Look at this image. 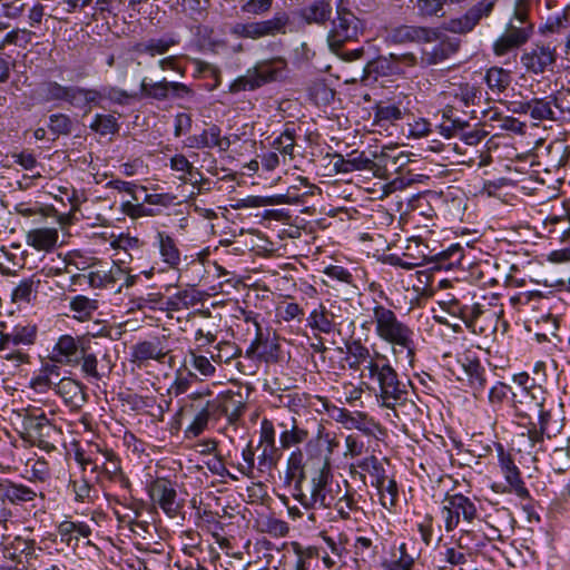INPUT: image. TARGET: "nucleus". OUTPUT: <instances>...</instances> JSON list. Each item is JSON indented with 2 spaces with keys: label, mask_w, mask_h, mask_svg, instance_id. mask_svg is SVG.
Segmentation results:
<instances>
[{
  "label": "nucleus",
  "mask_w": 570,
  "mask_h": 570,
  "mask_svg": "<svg viewBox=\"0 0 570 570\" xmlns=\"http://www.w3.org/2000/svg\"><path fill=\"white\" fill-rule=\"evenodd\" d=\"M347 354L353 358L351 367L358 368L361 364H365L362 375L365 376L366 372L370 379L379 383L380 396L384 406L393 409L403 403L406 386L397 380L396 372L384 355L376 353L372 356L368 348L360 342L348 344Z\"/></svg>",
  "instance_id": "nucleus-1"
},
{
  "label": "nucleus",
  "mask_w": 570,
  "mask_h": 570,
  "mask_svg": "<svg viewBox=\"0 0 570 570\" xmlns=\"http://www.w3.org/2000/svg\"><path fill=\"white\" fill-rule=\"evenodd\" d=\"M515 48H519V46L504 33H502L493 43V52L498 57L504 56Z\"/></svg>",
  "instance_id": "nucleus-64"
},
{
  "label": "nucleus",
  "mask_w": 570,
  "mask_h": 570,
  "mask_svg": "<svg viewBox=\"0 0 570 570\" xmlns=\"http://www.w3.org/2000/svg\"><path fill=\"white\" fill-rule=\"evenodd\" d=\"M272 0H247L242 9L249 14H264L272 8Z\"/></svg>",
  "instance_id": "nucleus-60"
},
{
  "label": "nucleus",
  "mask_w": 570,
  "mask_h": 570,
  "mask_svg": "<svg viewBox=\"0 0 570 570\" xmlns=\"http://www.w3.org/2000/svg\"><path fill=\"white\" fill-rule=\"evenodd\" d=\"M523 110L535 120L553 119V110L550 101L533 99L523 105Z\"/></svg>",
  "instance_id": "nucleus-38"
},
{
  "label": "nucleus",
  "mask_w": 570,
  "mask_h": 570,
  "mask_svg": "<svg viewBox=\"0 0 570 570\" xmlns=\"http://www.w3.org/2000/svg\"><path fill=\"white\" fill-rule=\"evenodd\" d=\"M380 493L381 504L391 510L397 501V488L394 480L385 476L379 482H372Z\"/></svg>",
  "instance_id": "nucleus-34"
},
{
  "label": "nucleus",
  "mask_w": 570,
  "mask_h": 570,
  "mask_svg": "<svg viewBox=\"0 0 570 570\" xmlns=\"http://www.w3.org/2000/svg\"><path fill=\"white\" fill-rule=\"evenodd\" d=\"M288 17L285 13L276 14L274 18L265 21H255L247 23H236L232 28V33L238 38L259 39L268 36L285 33Z\"/></svg>",
  "instance_id": "nucleus-9"
},
{
  "label": "nucleus",
  "mask_w": 570,
  "mask_h": 570,
  "mask_svg": "<svg viewBox=\"0 0 570 570\" xmlns=\"http://www.w3.org/2000/svg\"><path fill=\"white\" fill-rule=\"evenodd\" d=\"M102 100L100 90L72 87L69 102L78 108H86L87 112L92 106H99Z\"/></svg>",
  "instance_id": "nucleus-32"
},
{
  "label": "nucleus",
  "mask_w": 570,
  "mask_h": 570,
  "mask_svg": "<svg viewBox=\"0 0 570 570\" xmlns=\"http://www.w3.org/2000/svg\"><path fill=\"white\" fill-rule=\"evenodd\" d=\"M170 94L177 98H181L189 94V89L184 83L167 81L166 79L156 82L147 81L146 78L141 80L140 95L142 97L164 100L168 98Z\"/></svg>",
  "instance_id": "nucleus-18"
},
{
  "label": "nucleus",
  "mask_w": 570,
  "mask_h": 570,
  "mask_svg": "<svg viewBox=\"0 0 570 570\" xmlns=\"http://www.w3.org/2000/svg\"><path fill=\"white\" fill-rule=\"evenodd\" d=\"M458 363L470 385L475 391H482L485 385V377L484 368L481 366V364L475 360L469 358L468 356H465L463 360H460Z\"/></svg>",
  "instance_id": "nucleus-29"
},
{
  "label": "nucleus",
  "mask_w": 570,
  "mask_h": 570,
  "mask_svg": "<svg viewBox=\"0 0 570 570\" xmlns=\"http://www.w3.org/2000/svg\"><path fill=\"white\" fill-rule=\"evenodd\" d=\"M385 41L394 45L407 42L430 43L438 39L436 28L397 26L385 31Z\"/></svg>",
  "instance_id": "nucleus-14"
},
{
  "label": "nucleus",
  "mask_w": 570,
  "mask_h": 570,
  "mask_svg": "<svg viewBox=\"0 0 570 570\" xmlns=\"http://www.w3.org/2000/svg\"><path fill=\"white\" fill-rule=\"evenodd\" d=\"M55 391L71 411L80 410L87 402L85 386L75 379L61 377L55 384Z\"/></svg>",
  "instance_id": "nucleus-19"
},
{
  "label": "nucleus",
  "mask_w": 570,
  "mask_h": 570,
  "mask_svg": "<svg viewBox=\"0 0 570 570\" xmlns=\"http://www.w3.org/2000/svg\"><path fill=\"white\" fill-rule=\"evenodd\" d=\"M331 469L326 460H321L312 475L306 489L296 485L295 499L306 509L323 508L330 509L333 497L341 488L340 483L331 481Z\"/></svg>",
  "instance_id": "nucleus-4"
},
{
  "label": "nucleus",
  "mask_w": 570,
  "mask_h": 570,
  "mask_svg": "<svg viewBox=\"0 0 570 570\" xmlns=\"http://www.w3.org/2000/svg\"><path fill=\"white\" fill-rule=\"evenodd\" d=\"M0 495L11 503H21L32 501L37 492L23 484L4 481L0 483Z\"/></svg>",
  "instance_id": "nucleus-26"
},
{
  "label": "nucleus",
  "mask_w": 570,
  "mask_h": 570,
  "mask_svg": "<svg viewBox=\"0 0 570 570\" xmlns=\"http://www.w3.org/2000/svg\"><path fill=\"white\" fill-rule=\"evenodd\" d=\"M191 366L204 376H212L215 373V366L210 361L203 355H198L195 352L189 353Z\"/></svg>",
  "instance_id": "nucleus-55"
},
{
  "label": "nucleus",
  "mask_w": 570,
  "mask_h": 570,
  "mask_svg": "<svg viewBox=\"0 0 570 570\" xmlns=\"http://www.w3.org/2000/svg\"><path fill=\"white\" fill-rule=\"evenodd\" d=\"M75 493V499L78 502L90 500L91 485L86 480H73L70 483Z\"/></svg>",
  "instance_id": "nucleus-61"
},
{
  "label": "nucleus",
  "mask_w": 570,
  "mask_h": 570,
  "mask_svg": "<svg viewBox=\"0 0 570 570\" xmlns=\"http://www.w3.org/2000/svg\"><path fill=\"white\" fill-rule=\"evenodd\" d=\"M308 323L313 328L318 330L320 332L330 333L334 327L333 314L327 312L325 306L320 305L318 308H315L311 313Z\"/></svg>",
  "instance_id": "nucleus-36"
},
{
  "label": "nucleus",
  "mask_w": 570,
  "mask_h": 570,
  "mask_svg": "<svg viewBox=\"0 0 570 570\" xmlns=\"http://www.w3.org/2000/svg\"><path fill=\"white\" fill-rule=\"evenodd\" d=\"M441 514L445 530L451 532L459 525L460 517L466 522H472L476 518V508L469 498L462 494H453L443 500Z\"/></svg>",
  "instance_id": "nucleus-8"
},
{
  "label": "nucleus",
  "mask_w": 570,
  "mask_h": 570,
  "mask_svg": "<svg viewBox=\"0 0 570 570\" xmlns=\"http://www.w3.org/2000/svg\"><path fill=\"white\" fill-rule=\"evenodd\" d=\"M59 238L57 228L42 227L35 228L27 233V244L37 250H50L55 247Z\"/></svg>",
  "instance_id": "nucleus-24"
},
{
  "label": "nucleus",
  "mask_w": 570,
  "mask_h": 570,
  "mask_svg": "<svg viewBox=\"0 0 570 570\" xmlns=\"http://www.w3.org/2000/svg\"><path fill=\"white\" fill-rule=\"evenodd\" d=\"M90 128L102 136H107L117 132L119 126L112 115H96Z\"/></svg>",
  "instance_id": "nucleus-43"
},
{
  "label": "nucleus",
  "mask_w": 570,
  "mask_h": 570,
  "mask_svg": "<svg viewBox=\"0 0 570 570\" xmlns=\"http://www.w3.org/2000/svg\"><path fill=\"white\" fill-rule=\"evenodd\" d=\"M72 87H63L57 82H49L46 86V95L49 99L66 100L69 102Z\"/></svg>",
  "instance_id": "nucleus-59"
},
{
  "label": "nucleus",
  "mask_w": 570,
  "mask_h": 570,
  "mask_svg": "<svg viewBox=\"0 0 570 570\" xmlns=\"http://www.w3.org/2000/svg\"><path fill=\"white\" fill-rule=\"evenodd\" d=\"M217 354L212 355L214 362L228 363L240 354V350L230 342H220L216 346Z\"/></svg>",
  "instance_id": "nucleus-50"
},
{
  "label": "nucleus",
  "mask_w": 570,
  "mask_h": 570,
  "mask_svg": "<svg viewBox=\"0 0 570 570\" xmlns=\"http://www.w3.org/2000/svg\"><path fill=\"white\" fill-rule=\"evenodd\" d=\"M495 1L497 0H481L462 16L449 19L444 24V29L456 35L471 32L479 24L482 18L491 14Z\"/></svg>",
  "instance_id": "nucleus-10"
},
{
  "label": "nucleus",
  "mask_w": 570,
  "mask_h": 570,
  "mask_svg": "<svg viewBox=\"0 0 570 570\" xmlns=\"http://www.w3.org/2000/svg\"><path fill=\"white\" fill-rule=\"evenodd\" d=\"M125 271L116 264L104 266L94 264L88 267V272L72 276L73 283H87L92 288H104L122 279Z\"/></svg>",
  "instance_id": "nucleus-12"
},
{
  "label": "nucleus",
  "mask_w": 570,
  "mask_h": 570,
  "mask_svg": "<svg viewBox=\"0 0 570 570\" xmlns=\"http://www.w3.org/2000/svg\"><path fill=\"white\" fill-rule=\"evenodd\" d=\"M556 62L553 49L542 45H534L524 50L521 56L523 67L533 73H542Z\"/></svg>",
  "instance_id": "nucleus-16"
},
{
  "label": "nucleus",
  "mask_w": 570,
  "mask_h": 570,
  "mask_svg": "<svg viewBox=\"0 0 570 570\" xmlns=\"http://www.w3.org/2000/svg\"><path fill=\"white\" fill-rule=\"evenodd\" d=\"M36 338V325L17 324L9 332L0 331V352H6L8 348H20V346H31Z\"/></svg>",
  "instance_id": "nucleus-17"
},
{
  "label": "nucleus",
  "mask_w": 570,
  "mask_h": 570,
  "mask_svg": "<svg viewBox=\"0 0 570 570\" xmlns=\"http://www.w3.org/2000/svg\"><path fill=\"white\" fill-rule=\"evenodd\" d=\"M178 41L173 38H160V39H149L147 41L137 43L135 50L139 53H147L151 57L157 55L166 53L171 47L176 46Z\"/></svg>",
  "instance_id": "nucleus-33"
},
{
  "label": "nucleus",
  "mask_w": 570,
  "mask_h": 570,
  "mask_svg": "<svg viewBox=\"0 0 570 570\" xmlns=\"http://www.w3.org/2000/svg\"><path fill=\"white\" fill-rule=\"evenodd\" d=\"M394 53H391L389 57H379L376 60L368 62L363 69L364 80L373 72L380 76H391L396 73H402L404 70L397 65L396 59H393Z\"/></svg>",
  "instance_id": "nucleus-27"
},
{
  "label": "nucleus",
  "mask_w": 570,
  "mask_h": 570,
  "mask_svg": "<svg viewBox=\"0 0 570 570\" xmlns=\"http://www.w3.org/2000/svg\"><path fill=\"white\" fill-rule=\"evenodd\" d=\"M487 85L491 90L502 92L510 83V75L502 68H491L485 75Z\"/></svg>",
  "instance_id": "nucleus-42"
},
{
  "label": "nucleus",
  "mask_w": 570,
  "mask_h": 570,
  "mask_svg": "<svg viewBox=\"0 0 570 570\" xmlns=\"http://www.w3.org/2000/svg\"><path fill=\"white\" fill-rule=\"evenodd\" d=\"M316 186L309 184L307 178L297 176L295 183L287 188L286 193L267 198L253 197L249 202L252 206L298 204L306 196L313 195Z\"/></svg>",
  "instance_id": "nucleus-11"
},
{
  "label": "nucleus",
  "mask_w": 570,
  "mask_h": 570,
  "mask_svg": "<svg viewBox=\"0 0 570 570\" xmlns=\"http://www.w3.org/2000/svg\"><path fill=\"white\" fill-rule=\"evenodd\" d=\"M372 323L376 336L391 346L396 362L412 365L415 354L414 330L400 321L391 308L380 303L372 308Z\"/></svg>",
  "instance_id": "nucleus-2"
},
{
  "label": "nucleus",
  "mask_w": 570,
  "mask_h": 570,
  "mask_svg": "<svg viewBox=\"0 0 570 570\" xmlns=\"http://www.w3.org/2000/svg\"><path fill=\"white\" fill-rule=\"evenodd\" d=\"M58 533L61 541L69 546L72 541L77 543L80 538H88L91 534V529L83 522L65 520L59 524Z\"/></svg>",
  "instance_id": "nucleus-30"
},
{
  "label": "nucleus",
  "mask_w": 570,
  "mask_h": 570,
  "mask_svg": "<svg viewBox=\"0 0 570 570\" xmlns=\"http://www.w3.org/2000/svg\"><path fill=\"white\" fill-rule=\"evenodd\" d=\"M212 404L208 402L194 417L193 422L186 429V433L191 436L199 435L207 426L210 415Z\"/></svg>",
  "instance_id": "nucleus-48"
},
{
  "label": "nucleus",
  "mask_w": 570,
  "mask_h": 570,
  "mask_svg": "<svg viewBox=\"0 0 570 570\" xmlns=\"http://www.w3.org/2000/svg\"><path fill=\"white\" fill-rule=\"evenodd\" d=\"M438 39L430 43H424L421 49L420 66L429 67L438 65L450 58L459 49V43L443 35L436 29Z\"/></svg>",
  "instance_id": "nucleus-13"
},
{
  "label": "nucleus",
  "mask_w": 570,
  "mask_h": 570,
  "mask_svg": "<svg viewBox=\"0 0 570 570\" xmlns=\"http://www.w3.org/2000/svg\"><path fill=\"white\" fill-rule=\"evenodd\" d=\"M135 357L139 361L161 360L165 353L151 342H142L135 347Z\"/></svg>",
  "instance_id": "nucleus-49"
},
{
  "label": "nucleus",
  "mask_w": 570,
  "mask_h": 570,
  "mask_svg": "<svg viewBox=\"0 0 570 570\" xmlns=\"http://www.w3.org/2000/svg\"><path fill=\"white\" fill-rule=\"evenodd\" d=\"M71 120L62 114L51 115L49 118V128L58 135H67L71 131Z\"/></svg>",
  "instance_id": "nucleus-54"
},
{
  "label": "nucleus",
  "mask_w": 570,
  "mask_h": 570,
  "mask_svg": "<svg viewBox=\"0 0 570 570\" xmlns=\"http://www.w3.org/2000/svg\"><path fill=\"white\" fill-rule=\"evenodd\" d=\"M550 465L551 468L561 473L570 466V456L568 451L564 449H556L550 456Z\"/></svg>",
  "instance_id": "nucleus-57"
},
{
  "label": "nucleus",
  "mask_w": 570,
  "mask_h": 570,
  "mask_svg": "<svg viewBox=\"0 0 570 570\" xmlns=\"http://www.w3.org/2000/svg\"><path fill=\"white\" fill-rule=\"evenodd\" d=\"M23 424L29 442L46 451L56 449V443L60 438V431L45 414L29 415L24 419Z\"/></svg>",
  "instance_id": "nucleus-7"
},
{
  "label": "nucleus",
  "mask_w": 570,
  "mask_h": 570,
  "mask_svg": "<svg viewBox=\"0 0 570 570\" xmlns=\"http://www.w3.org/2000/svg\"><path fill=\"white\" fill-rule=\"evenodd\" d=\"M357 466L373 478L372 482H379L386 476L384 468L375 456L361 460Z\"/></svg>",
  "instance_id": "nucleus-47"
},
{
  "label": "nucleus",
  "mask_w": 570,
  "mask_h": 570,
  "mask_svg": "<svg viewBox=\"0 0 570 570\" xmlns=\"http://www.w3.org/2000/svg\"><path fill=\"white\" fill-rule=\"evenodd\" d=\"M308 438V431L298 426L295 422L291 429H286L279 436V443L283 449H289L305 442Z\"/></svg>",
  "instance_id": "nucleus-37"
},
{
  "label": "nucleus",
  "mask_w": 570,
  "mask_h": 570,
  "mask_svg": "<svg viewBox=\"0 0 570 570\" xmlns=\"http://www.w3.org/2000/svg\"><path fill=\"white\" fill-rule=\"evenodd\" d=\"M330 509H334L342 520H350L361 511L356 492L350 488L347 481H344V489L341 487L333 497Z\"/></svg>",
  "instance_id": "nucleus-20"
},
{
  "label": "nucleus",
  "mask_w": 570,
  "mask_h": 570,
  "mask_svg": "<svg viewBox=\"0 0 570 570\" xmlns=\"http://www.w3.org/2000/svg\"><path fill=\"white\" fill-rule=\"evenodd\" d=\"M155 245L158 248L163 263L166 264L168 268H178L181 263V257L175 239L169 234L157 230Z\"/></svg>",
  "instance_id": "nucleus-21"
},
{
  "label": "nucleus",
  "mask_w": 570,
  "mask_h": 570,
  "mask_svg": "<svg viewBox=\"0 0 570 570\" xmlns=\"http://www.w3.org/2000/svg\"><path fill=\"white\" fill-rule=\"evenodd\" d=\"M375 118L377 121H395L402 118V111L394 105L379 106Z\"/></svg>",
  "instance_id": "nucleus-58"
},
{
  "label": "nucleus",
  "mask_w": 570,
  "mask_h": 570,
  "mask_svg": "<svg viewBox=\"0 0 570 570\" xmlns=\"http://www.w3.org/2000/svg\"><path fill=\"white\" fill-rule=\"evenodd\" d=\"M453 547H455L458 550L463 551L464 554L475 559L476 552H478V544L475 543V538L473 532L469 530H464L460 533L459 538L451 542Z\"/></svg>",
  "instance_id": "nucleus-45"
},
{
  "label": "nucleus",
  "mask_w": 570,
  "mask_h": 570,
  "mask_svg": "<svg viewBox=\"0 0 570 570\" xmlns=\"http://www.w3.org/2000/svg\"><path fill=\"white\" fill-rule=\"evenodd\" d=\"M170 168L175 171L187 174L189 176L188 180L191 184H196L197 176H200V173L194 168L193 164L184 155H175L171 157Z\"/></svg>",
  "instance_id": "nucleus-46"
},
{
  "label": "nucleus",
  "mask_w": 570,
  "mask_h": 570,
  "mask_svg": "<svg viewBox=\"0 0 570 570\" xmlns=\"http://www.w3.org/2000/svg\"><path fill=\"white\" fill-rule=\"evenodd\" d=\"M540 428L548 438L559 434L563 428V416L560 407L544 409V404L540 403Z\"/></svg>",
  "instance_id": "nucleus-25"
},
{
  "label": "nucleus",
  "mask_w": 570,
  "mask_h": 570,
  "mask_svg": "<svg viewBox=\"0 0 570 570\" xmlns=\"http://www.w3.org/2000/svg\"><path fill=\"white\" fill-rule=\"evenodd\" d=\"M487 312H484L480 305L473 306H464V308H460V317L465 323V325L472 330L474 333H483V327L479 326V320L484 316Z\"/></svg>",
  "instance_id": "nucleus-41"
},
{
  "label": "nucleus",
  "mask_w": 570,
  "mask_h": 570,
  "mask_svg": "<svg viewBox=\"0 0 570 570\" xmlns=\"http://www.w3.org/2000/svg\"><path fill=\"white\" fill-rule=\"evenodd\" d=\"M189 147L191 148H213L227 150L230 147V139L220 135V129L213 125L205 129L200 135L189 138Z\"/></svg>",
  "instance_id": "nucleus-22"
},
{
  "label": "nucleus",
  "mask_w": 570,
  "mask_h": 570,
  "mask_svg": "<svg viewBox=\"0 0 570 570\" xmlns=\"http://www.w3.org/2000/svg\"><path fill=\"white\" fill-rule=\"evenodd\" d=\"M417 530L420 532L421 539L426 547L431 544H438L441 540L440 537H434L433 522L431 517H426L424 521L419 523Z\"/></svg>",
  "instance_id": "nucleus-56"
},
{
  "label": "nucleus",
  "mask_w": 570,
  "mask_h": 570,
  "mask_svg": "<svg viewBox=\"0 0 570 570\" xmlns=\"http://www.w3.org/2000/svg\"><path fill=\"white\" fill-rule=\"evenodd\" d=\"M324 274L332 281L350 284L352 282L351 273L342 266H328L325 268Z\"/></svg>",
  "instance_id": "nucleus-63"
},
{
  "label": "nucleus",
  "mask_w": 570,
  "mask_h": 570,
  "mask_svg": "<svg viewBox=\"0 0 570 570\" xmlns=\"http://www.w3.org/2000/svg\"><path fill=\"white\" fill-rule=\"evenodd\" d=\"M285 68L286 61L281 57L258 61L245 75L236 78L229 85L228 91L238 94L245 90H255L267 82L277 80Z\"/></svg>",
  "instance_id": "nucleus-5"
},
{
  "label": "nucleus",
  "mask_w": 570,
  "mask_h": 570,
  "mask_svg": "<svg viewBox=\"0 0 570 570\" xmlns=\"http://www.w3.org/2000/svg\"><path fill=\"white\" fill-rule=\"evenodd\" d=\"M1 356V376L16 375L31 363V356L22 348H8Z\"/></svg>",
  "instance_id": "nucleus-23"
},
{
  "label": "nucleus",
  "mask_w": 570,
  "mask_h": 570,
  "mask_svg": "<svg viewBox=\"0 0 570 570\" xmlns=\"http://www.w3.org/2000/svg\"><path fill=\"white\" fill-rule=\"evenodd\" d=\"M194 380H196V375L194 373L188 372L187 374H183L178 372L174 382L168 389L169 394L178 396L187 392Z\"/></svg>",
  "instance_id": "nucleus-52"
},
{
  "label": "nucleus",
  "mask_w": 570,
  "mask_h": 570,
  "mask_svg": "<svg viewBox=\"0 0 570 570\" xmlns=\"http://www.w3.org/2000/svg\"><path fill=\"white\" fill-rule=\"evenodd\" d=\"M415 6L422 17L443 18L449 12L443 0H416Z\"/></svg>",
  "instance_id": "nucleus-39"
},
{
  "label": "nucleus",
  "mask_w": 570,
  "mask_h": 570,
  "mask_svg": "<svg viewBox=\"0 0 570 570\" xmlns=\"http://www.w3.org/2000/svg\"><path fill=\"white\" fill-rule=\"evenodd\" d=\"M295 134L294 130L286 128L272 144V147L278 151L284 161L286 159L292 160L294 158L295 149Z\"/></svg>",
  "instance_id": "nucleus-35"
},
{
  "label": "nucleus",
  "mask_w": 570,
  "mask_h": 570,
  "mask_svg": "<svg viewBox=\"0 0 570 570\" xmlns=\"http://www.w3.org/2000/svg\"><path fill=\"white\" fill-rule=\"evenodd\" d=\"M533 32L532 24L519 26L510 20L504 29V35L508 36L519 47L528 42Z\"/></svg>",
  "instance_id": "nucleus-40"
},
{
  "label": "nucleus",
  "mask_w": 570,
  "mask_h": 570,
  "mask_svg": "<svg viewBox=\"0 0 570 570\" xmlns=\"http://www.w3.org/2000/svg\"><path fill=\"white\" fill-rule=\"evenodd\" d=\"M151 501L169 517L176 515L179 509L177 491L174 483L166 478H157L148 485Z\"/></svg>",
  "instance_id": "nucleus-15"
},
{
  "label": "nucleus",
  "mask_w": 570,
  "mask_h": 570,
  "mask_svg": "<svg viewBox=\"0 0 570 570\" xmlns=\"http://www.w3.org/2000/svg\"><path fill=\"white\" fill-rule=\"evenodd\" d=\"M444 561L452 567H458L460 570H463L464 566L472 563L474 560L463 551L458 550L451 543L444 547V551L442 552Z\"/></svg>",
  "instance_id": "nucleus-44"
},
{
  "label": "nucleus",
  "mask_w": 570,
  "mask_h": 570,
  "mask_svg": "<svg viewBox=\"0 0 570 570\" xmlns=\"http://www.w3.org/2000/svg\"><path fill=\"white\" fill-rule=\"evenodd\" d=\"M363 31L362 21L352 12L347 3H336V17L327 35V45L332 52H338L347 41L356 40Z\"/></svg>",
  "instance_id": "nucleus-6"
},
{
  "label": "nucleus",
  "mask_w": 570,
  "mask_h": 570,
  "mask_svg": "<svg viewBox=\"0 0 570 570\" xmlns=\"http://www.w3.org/2000/svg\"><path fill=\"white\" fill-rule=\"evenodd\" d=\"M508 487H504L502 491H514L519 497H525L528 494L527 489L520 479V472L518 468L509 470L503 473Z\"/></svg>",
  "instance_id": "nucleus-51"
},
{
  "label": "nucleus",
  "mask_w": 570,
  "mask_h": 570,
  "mask_svg": "<svg viewBox=\"0 0 570 570\" xmlns=\"http://www.w3.org/2000/svg\"><path fill=\"white\" fill-rule=\"evenodd\" d=\"M332 13V6L326 0H315L302 10V18L307 23H325Z\"/></svg>",
  "instance_id": "nucleus-31"
},
{
  "label": "nucleus",
  "mask_w": 570,
  "mask_h": 570,
  "mask_svg": "<svg viewBox=\"0 0 570 570\" xmlns=\"http://www.w3.org/2000/svg\"><path fill=\"white\" fill-rule=\"evenodd\" d=\"M414 559L406 553L405 544L400 547V557L390 564V570H412Z\"/></svg>",
  "instance_id": "nucleus-62"
},
{
  "label": "nucleus",
  "mask_w": 570,
  "mask_h": 570,
  "mask_svg": "<svg viewBox=\"0 0 570 570\" xmlns=\"http://www.w3.org/2000/svg\"><path fill=\"white\" fill-rule=\"evenodd\" d=\"M69 308L75 320L86 322L89 321L98 309V301L85 295H77L70 299Z\"/></svg>",
  "instance_id": "nucleus-28"
},
{
  "label": "nucleus",
  "mask_w": 570,
  "mask_h": 570,
  "mask_svg": "<svg viewBox=\"0 0 570 570\" xmlns=\"http://www.w3.org/2000/svg\"><path fill=\"white\" fill-rule=\"evenodd\" d=\"M91 338L89 336H72L63 334L58 337L49 355L50 361L66 365H80L85 377L101 380L98 371V357L90 352Z\"/></svg>",
  "instance_id": "nucleus-3"
},
{
  "label": "nucleus",
  "mask_w": 570,
  "mask_h": 570,
  "mask_svg": "<svg viewBox=\"0 0 570 570\" xmlns=\"http://www.w3.org/2000/svg\"><path fill=\"white\" fill-rule=\"evenodd\" d=\"M371 160L365 158L363 154L353 151L347 159L342 160L343 171H353L368 168Z\"/></svg>",
  "instance_id": "nucleus-53"
}]
</instances>
